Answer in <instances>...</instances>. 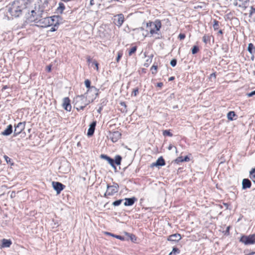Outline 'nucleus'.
I'll return each instance as SVG.
<instances>
[{"label":"nucleus","mask_w":255,"mask_h":255,"mask_svg":"<svg viewBox=\"0 0 255 255\" xmlns=\"http://www.w3.org/2000/svg\"><path fill=\"white\" fill-rule=\"evenodd\" d=\"M46 70H47V71L48 72H50L51 70V65H49V66H47Z\"/></svg>","instance_id":"obj_45"},{"label":"nucleus","mask_w":255,"mask_h":255,"mask_svg":"<svg viewBox=\"0 0 255 255\" xmlns=\"http://www.w3.org/2000/svg\"><path fill=\"white\" fill-rule=\"evenodd\" d=\"M210 40V36L209 35H205L203 37V41L205 43L207 44Z\"/></svg>","instance_id":"obj_27"},{"label":"nucleus","mask_w":255,"mask_h":255,"mask_svg":"<svg viewBox=\"0 0 255 255\" xmlns=\"http://www.w3.org/2000/svg\"><path fill=\"white\" fill-rule=\"evenodd\" d=\"M43 11L42 9H40L39 8L37 9L35 7V9L31 10L30 13H29V16H28V20L30 21L36 23L39 19L42 17Z\"/></svg>","instance_id":"obj_4"},{"label":"nucleus","mask_w":255,"mask_h":255,"mask_svg":"<svg viewBox=\"0 0 255 255\" xmlns=\"http://www.w3.org/2000/svg\"><path fill=\"white\" fill-rule=\"evenodd\" d=\"M124 21V16L123 14H119L114 16V22L118 27H120Z\"/></svg>","instance_id":"obj_11"},{"label":"nucleus","mask_w":255,"mask_h":255,"mask_svg":"<svg viewBox=\"0 0 255 255\" xmlns=\"http://www.w3.org/2000/svg\"><path fill=\"white\" fill-rule=\"evenodd\" d=\"M54 17H46L40 18L36 22L37 25L42 27H46L54 24Z\"/></svg>","instance_id":"obj_5"},{"label":"nucleus","mask_w":255,"mask_h":255,"mask_svg":"<svg viewBox=\"0 0 255 255\" xmlns=\"http://www.w3.org/2000/svg\"><path fill=\"white\" fill-rule=\"evenodd\" d=\"M93 63L95 65V67H96L97 70H98V63L96 61H94Z\"/></svg>","instance_id":"obj_47"},{"label":"nucleus","mask_w":255,"mask_h":255,"mask_svg":"<svg viewBox=\"0 0 255 255\" xmlns=\"http://www.w3.org/2000/svg\"><path fill=\"white\" fill-rule=\"evenodd\" d=\"M123 56V52L122 51H119L118 52V56L116 59L117 62H118L119 60H120L121 58Z\"/></svg>","instance_id":"obj_32"},{"label":"nucleus","mask_w":255,"mask_h":255,"mask_svg":"<svg viewBox=\"0 0 255 255\" xmlns=\"http://www.w3.org/2000/svg\"><path fill=\"white\" fill-rule=\"evenodd\" d=\"M64 9H65L64 4L62 2H60L59 3V6L57 8V11L61 13H62L63 11L64 10Z\"/></svg>","instance_id":"obj_25"},{"label":"nucleus","mask_w":255,"mask_h":255,"mask_svg":"<svg viewBox=\"0 0 255 255\" xmlns=\"http://www.w3.org/2000/svg\"><path fill=\"white\" fill-rule=\"evenodd\" d=\"M140 28L141 30H143V28L142 27H140Z\"/></svg>","instance_id":"obj_63"},{"label":"nucleus","mask_w":255,"mask_h":255,"mask_svg":"<svg viewBox=\"0 0 255 255\" xmlns=\"http://www.w3.org/2000/svg\"><path fill=\"white\" fill-rule=\"evenodd\" d=\"M101 157L106 160L113 167L116 168V166L114 164V160L113 159L105 154H101Z\"/></svg>","instance_id":"obj_17"},{"label":"nucleus","mask_w":255,"mask_h":255,"mask_svg":"<svg viewBox=\"0 0 255 255\" xmlns=\"http://www.w3.org/2000/svg\"><path fill=\"white\" fill-rule=\"evenodd\" d=\"M190 158L188 157V156H186L183 159L181 160V162L183 161H189Z\"/></svg>","instance_id":"obj_37"},{"label":"nucleus","mask_w":255,"mask_h":255,"mask_svg":"<svg viewBox=\"0 0 255 255\" xmlns=\"http://www.w3.org/2000/svg\"><path fill=\"white\" fill-rule=\"evenodd\" d=\"M163 134L164 136H172L173 135L172 133H171L169 130H165L163 131Z\"/></svg>","instance_id":"obj_30"},{"label":"nucleus","mask_w":255,"mask_h":255,"mask_svg":"<svg viewBox=\"0 0 255 255\" xmlns=\"http://www.w3.org/2000/svg\"><path fill=\"white\" fill-rule=\"evenodd\" d=\"M125 202L124 203V205L125 206H131L132 205L135 201L136 200V199L134 197L133 198H126Z\"/></svg>","instance_id":"obj_20"},{"label":"nucleus","mask_w":255,"mask_h":255,"mask_svg":"<svg viewBox=\"0 0 255 255\" xmlns=\"http://www.w3.org/2000/svg\"><path fill=\"white\" fill-rule=\"evenodd\" d=\"M174 79V77H170L169 78V81H172Z\"/></svg>","instance_id":"obj_53"},{"label":"nucleus","mask_w":255,"mask_h":255,"mask_svg":"<svg viewBox=\"0 0 255 255\" xmlns=\"http://www.w3.org/2000/svg\"><path fill=\"white\" fill-rule=\"evenodd\" d=\"M121 105L122 106H124L125 107H126V103L125 102H121Z\"/></svg>","instance_id":"obj_52"},{"label":"nucleus","mask_w":255,"mask_h":255,"mask_svg":"<svg viewBox=\"0 0 255 255\" xmlns=\"http://www.w3.org/2000/svg\"><path fill=\"white\" fill-rule=\"evenodd\" d=\"M210 77L212 78V77H214V78H216V74L215 73H212L210 75Z\"/></svg>","instance_id":"obj_50"},{"label":"nucleus","mask_w":255,"mask_h":255,"mask_svg":"<svg viewBox=\"0 0 255 255\" xmlns=\"http://www.w3.org/2000/svg\"><path fill=\"white\" fill-rule=\"evenodd\" d=\"M129 237L131 241H132V242H134V240H135V237L134 235L131 234L129 235Z\"/></svg>","instance_id":"obj_41"},{"label":"nucleus","mask_w":255,"mask_h":255,"mask_svg":"<svg viewBox=\"0 0 255 255\" xmlns=\"http://www.w3.org/2000/svg\"><path fill=\"white\" fill-rule=\"evenodd\" d=\"M122 201H123L122 199L116 200V201H114V202H113L112 205L114 206H118L121 204Z\"/></svg>","instance_id":"obj_28"},{"label":"nucleus","mask_w":255,"mask_h":255,"mask_svg":"<svg viewBox=\"0 0 255 255\" xmlns=\"http://www.w3.org/2000/svg\"><path fill=\"white\" fill-rule=\"evenodd\" d=\"M157 68V66H155V65H153L151 67L152 69H154L155 70V73H156Z\"/></svg>","instance_id":"obj_44"},{"label":"nucleus","mask_w":255,"mask_h":255,"mask_svg":"<svg viewBox=\"0 0 255 255\" xmlns=\"http://www.w3.org/2000/svg\"><path fill=\"white\" fill-rule=\"evenodd\" d=\"M25 122H20L17 125H14V136L20 134L24 129Z\"/></svg>","instance_id":"obj_10"},{"label":"nucleus","mask_w":255,"mask_h":255,"mask_svg":"<svg viewBox=\"0 0 255 255\" xmlns=\"http://www.w3.org/2000/svg\"><path fill=\"white\" fill-rule=\"evenodd\" d=\"M146 26L150 33L152 35L157 34L161 27V23L160 20H156L154 22H149L146 23Z\"/></svg>","instance_id":"obj_2"},{"label":"nucleus","mask_w":255,"mask_h":255,"mask_svg":"<svg viewBox=\"0 0 255 255\" xmlns=\"http://www.w3.org/2000/svg\"><path fill=\"white\" fill-rule=\"evenodd\" d=\"M252 183L251 181L248 179H244L242 181V188L246 189L250 188L251 187Z\"/></svg>","instance_id":"obj_18"},{"label":"nucleus","mask_w":255,"mask_h":255,"mask_svg":"<svg viewBox=\"0 0 255 255\" xmlns=\"http://www.w3.org/2000/svg\"><path fill=\"white\" fill-rule=\"evenodd\" d=\"M249 255H255V252L252 253L250 254Z\"/></svg>","instance_id":"obj_58"},{"label":"nucleus","mask_w":255,"mask_h":255,"mask_svg":"<svg viewBox=\"0 0 255 255\" xmlns=\"http://www.w3.org/2000/svg\"><path fill=\"white\" fill-rule=\"evenodd\" d=\"M138 94V89L137 88L133 89L132 94L136 96Z\"/></svg>","instance_id":"obj_34"},{"label":"nucleus","mask_w":255,"mask_h":255,"mask_svg":"<svg viewBox=\"0 0 255 255\" xmlns=\"http://www.w3.org/2000/svg\"><path fill=\"white\" fill-rule=\"evenodd\" d=\"M250 177L253 180V181L255 183V174L250 175Z\"/></svg>","instance_id":"obj_38"},{"label":"nucleus","mask_w":255,"mask_h":255,"mask_svg":"<svg viewBox=\"0 0 255 255\" xmlns=\"http://www.w3.org/2000/svg\"><path fill=\"white\" fill-rule=\"evenodd\" d=\"M1 246L2 248H8L11 245L12 243L10 240H7L3 239L1 240Z\"/></svg>","instance_id":"obj_21"},{"label":"nucleus","mask_w":255,"mask_h":255,"mask_svg":"<svg viewBox=\"0 0 255 255\" xmlns=\"http://www.w3.org/2000/svg\"><path fill=\"white\" fill-rule=\"evenodd\" d=\"M107 189L108 191L107 192L108 195L109 196H112L118 192L119 189V186L118 184L114 182L112 185L107 184Z\"/></svg>","instance_id":"obj_8"},{"label":"nucleus","mask_w":255,"mask_h":255,"mask_svg":"<svg viewBox=\"0 0 255 255\" xmlns=\"http://www.w3.org/2000/svg\"><path fill=\"white\" fill-rule=\"evenodd\" d=\"M136 49L137 48L136 46L132 47L128 52L129 56L132 55V54H133L136 51Z\"/></svg>","instance_id":"obj_29"},{"label":"nucleus","mask_w":255,"mask_h":255,"mask_svg":"<svg viewBox=\"0 0 255 255\" xmlns=\"http://www.w3.org/2000/svg\"><path fill=\"white\" fill-rule=\"evenodd\" d=\"M165 164V162L164 161V159L162 156H160L159 157L157 160L156 161V162L152 163L150 166L151 167H154V166H164Z\"/></svg>","instance_id":"obj_14"},{"label":"nucleus","mask_w":255,"mask_h":255,"mask_svg":"<svg viewBox=\"0 0 255 255\" xmlns=\"http://www.w3.org/2000/svg\"><path fill=\"white\" fill-rule=\"evenodd\" d=\"M52 186L54 189L56 191L57 194H59L65 187V185L58 182H52Z\"/></svg>","instance_id":"obj_12"},{"label":"nucleus","mask_w":255,"mask_h":255,"mask_svg":"<svg viewBox=\"0 0 255 255\" xmlns=\"http://www.w3.org/2000/svg\"><path fill=\"white\" fill-rule=\"evenodd\" d=\"M96 125V121L93 122L90 124V127H89V129H88V132H87L88 136H92L94 134V131H95V129Z\"/></svg>","instance_id":"obj_16"},{"label":"nucleus","mask_w":255,"mask_h":255,"mask_svg":"<svg viewBox=\"0 0 255 255\" xmlns=\"http://www.w3.org/2000/svg\"><path fill=\"white\" fill-rule=\"evenodd\" d=\"M23 7L19 5L18 1H14L9 8L8 11L12 16L18 17L22 12Z\"/></svg>","instance_id":"obj_3"},{"label":"nucleus","mask_w":255,"mask_h":255,"mask_svg":"<svg viewBox=\"0 0 255 255\" xmlns=\"http://www.w3.org/2000/svg\"><path fill=\"white\" fill-rule=\"evenodd\" d=\"M254 58H255V55H252V56H251V60L252 61H253L254 60Z\"/></svg>","instance_id":"obj_54"},{"label":"nucleus","mask_w":255,"mask_h":255,"mask_svg":"<svg viewBox=\"0 0 255 255\" xmlns=\"http://www.w3.org/2000/svg\"><path fill=\"white\" fill-rule=\"evenodd\" d=\"M163 86V83L161 82L158 83L157 84V86L158 87H161Z\"/></svg>","instance_id":"obj_48"},{"label":"nucleus","mask_w":255,"mask_h":255,"mask_svg":"<svg viewBox=\"0 0 255 255\" xmlns=\"http://www.w3.org/2000/svg\"><path fill=\"white\" fill-rule=\"evenodd\" d=\"M12 132V126L11 125H9L2 132L1 134L3 135L7 136L10 135Z\"/></svg>","instance_id":"obj_19"},{"label":"nucleus","mask_w":255,"mask_h":255,"mask_svg":"<svg viewBox=\"0 0 255 255\" xmlns=\"http://www.w3.org/2000/svg\"><path fill=\"white\" fill-rule=\"evenodd\" d=\"M177 251V249H176V248H173V251Z\"/></svg>","instance_id":"obj_59"},{"label":"nucleus","mask_w":255,"mask_h":255,"mask_svg":"<svg viewBox=\"0 0 255 255\" xmlns=\"http://www.w3.org/2000/svg\"><path fill=\"white\" fill-rule=\"evenodd\" d=\"M171 148H172V146L171 145L168 147V149L169 150H170L171 149Z\"/></svg>","instance_id":"obj_61"},{"label":"nucleus","mask_w":255,"mask_h":255,"mask_svg":"<svg viewBox=\"0 0 255 255\" xmlns=\"http://www.w3.org/2000/svg\"><path fill=\"white\" fill-rule=\"evenodd\" d=\"M213 28L215 30L218 29L219 27V22L216 19L213 20Z\"/></svg>","instance_id":"obj_26"},{"label":"nucleus","mask_w":255,"mask_h":255,"mask_svg":"<svg viewBox=\"0 0 255 255\" xmlns=\"http://www.w3.org/2000/svg\"><path fill=\"white\" fill-rule=\"evenodd\" d=\"M62 106L65 110L67 111H71V106L70 103V100L68 98L66 97L63 99Z\"/></svg>","instance_id":"obj_13"},{"label":"nucleus","mask_w":255,"mask_h":255,"mask_svg":"<svg viewBox=\"0 0 255 255\" xmlns=\"http://www.w3.org/2000/svg\"><path fill=\"white\" fill-rule=\"evenodd\" d=\"M224 205H225V206H226L227 207H228V205H227V204H225Z\"/></svg>","instance_id":"obj_62"},{"label":"nucleus","mask_w":255,"mask_h":255,"mask_svg":"<svg viewBox=\"0 0 255 255\" xmlns=\"http://www.w3.org/2000/svg\"><path fill=\"white\" fill-rule=\"evenodd\" d=\"M183 158H182V157H179L178 158H177L176 159V161L177 162H181V160L183 159Z\"/></svg>","instance_id":"obj_46"},{"label":"nucleus","mask_w":255,"mask_h":255,"mask_svg":"<svg viewBox=\"0 0 255 255\" xmlns=\"http://www.w3.org/2000/svg\"><path fill=\"white\" fill-rule=\"evenodd\" d=\"M90 84L91 82L88 79H87L85 81V85L86 87L89 88V89L87 91V94L91 93L94 94V97L93 96V98L94 99H95L98 95V90L94 86L90 87Z\"/></svg>","instance_id":"obj_7"},{"label":"nucleus","mask_w":255,"mask_h":255,"mask_svg":"<svg viewBox=\"0 0 255 255\" xmlns=\"http://www.w3.org/2000/svg\"><path fill=\"white\" fill-rule=\"evenodd\" d=\"M248 50L251 55L255 54V47L253 43H249L248 44Z\"/></svg>","instance_id":"obj_22"},{"label":"nucleus","mask_w":255,"mask_h":255,"mask_svg":"<svg viewBox=\"0 0 255 255\" xmlns=\"http://www.w3.org/2000/svg\"><path fill=\"white\" fill-rule=\"evenodd\" d=\"M219 32L220 33V34H222L223 32H222V31L221 30H220Z\"/></svg>","instance_id":"obj_60"},{"label":"nucleus","mask_w":255,"mask_h":255,"mask_svg":"<svg viewBox=\"0 0 255 255\" xmlns=\"http://www.w3.org/2000/svg\"><path fill=\"white\" fill-rule=\"evenodd\" d=\"M88 61L89 62L90 61V58H88Z\"/></svg>","instance_id":"obj_64"},{"label":"nucleus","mask_w":255,"mask_h":255,"mask_svg":"<svg viewBox=\"0 0 255 255\" xmlns=\"http://www.w3.org/2000/svg\"><path fill=\"white\" fill-rule=\"evenodd\" d=\"M107 234H108V235H111V236H112L113 237H114V236H115V235L112 234L110 233H107Z\"/></svg>","instance_id":"obj_57"},{"label":"nucleus","mask_w":255,"mask_h":255,"mask_svg":"<svg viewBox=\"0 0 255 255\" xmlns=\"http://www.w3.org/2000/svg\"><path fill=\"white\" fill-rule=\"evenodd\" d=\"M247 95L249 97H252V96L255 95V90L254 91L251 92V93H248L247 94Z\"/></svg>","instance_id":"obj_35"},{"label":"nucleus","mask_w":255,"mask_h":255,"mask_svg":"<svg viewBox=\"0 0 255 255\" xmlns=\"http://www.w3.org/2000/svg\"><path fill=\"white\" fill-rule=\"evenodd\" d=\"M181 239V235L179 234H175L169 236L167 240L169 241L177 242Z\"/></svg>","instance_id":"obj_15"},{"label":"nucleus","mask_w":255,"mask_h":255,"mask_svg":"<svg viewBox=\"0 0 255 255\" xmlns=\"http://www.w3.org/2000/svg\"><path fill=\"white\" fill-rule=\"evenodd\" d=\"M61 0L63 2H67L68 1H71V0Z\"/></svg>","instance_id":"obj_55"},{"label":"nucleus","mask_w":255,"mask_h":255,"mask_svg":"<svg viewBox=\"0 0 255 255\" xmlns=\"http://www.w3.org/2000/svg\"><path fill=\"white\" fill-rule=\"evenodd\" d=\"M74 107L78 110H83L89 103L87 97L83 95L77 96L74 98Z\"/></svg>","instance_id":"obj_1"},{"label":"nucleus","mask_w":255,"mask_h":255,"mask_svg":"<svg viewBox=\"0 0 255 255\" xmlns=\"http://www.w3.org/2000/svg\"><path fill=\"white\" fill-rule=\"evenodd\" d=\"M108 192V191L107 190V192L104 194V196L105 197H107V196H109L107 194V192Z\"/></svg>","instance_id":"obj_56"},{"label":"nucleus","mask_w":255,"mask_h":255,"mask_svg":"<svg viewBox=\"0 0 255 255\" xmlns=\"http://www.w3.org/2000/svg\"><path fill=\"white\" fill-rule=\"evenodd\" d=\"M122 160V157L120 155H116L115 156V159L114 160V163H115L117 165H120Z\"/></svg>","instance_id":"obj_24"},{"label":"nucleus","mask_w":255,"mask_h":255,"mask_svg":"<svg viewBox=\"0 0 255 255\" xmlns=\"http://www.w3.org/2000/svg\"><path fill=\"white\" fill-rule=\"evenodd\" d=\"M55 26H56V24H55L54 27H52L51 28L50 31H55L56 30V28H55Z\"/></svg>","instance_id":"obj_49"},{"label":"nucleus","mask_w":255,"mask_h":255,"mask_svg":"<svg viewBox=\"0 0 255 255\" xmlns=\"http://www.w3.org/2000/svg\"><path fill=\"white\" fill-rule=\"evenodd\" d=\"M199 50V48L197 46H194L192 49V53L193 54H195L197 53Z\"/></svg>","instance_id":"obj_31"},{"label":"nucleus","mask_w":255,"mask_h":255,"mask_svg":"<svg viewBox=\"0 0 255 255\" xmlns=\"http://www.w3.org/2000/svg\"><path fill=\"white\" fill-rule=\"evenodd\" d=\"M121 137V133L118 131H110L108 137L110 139L112 142H117Z\"/></svg>","instance_id":"obj_9"},{"label":"nucleus","mask_w":255,"mask_h":255,"mask_svg":"<svg viewBox=\"0 0 255 255\" xmlns=\"http://www.w3.org/2000/svg\"><path fill=\"white\" fill-rule=\"evenodd\" d=\"M90 4L91 5H93L95 4L94 0H91L90 2Z\"/></svg>","instance_id":"obj_51"},{"label":"nucleus","mask_w":255,"mask_h":255,"mask_svg":"<svg viewBox=\"0 0 255 255\" xmlns=\"http://www.w3.org/2000/svg\"><path fill=\"white\" fill-rule=\"evenodd\" d=\"M255 173V167L252 168V170L250 171V175H253V174Z\"/></svg>","instance_id":"obj_43"},{"label":"nucleus","mask_w":255,"mask_h":255,"mask_svg":"<svg viewBox=\"0 0 255 255\" xmlns=\"http://www.w3.org/2000/svg\"><path fill=\"white\" fill-rule=\"evenodd\" d=\"M3 157L7 163H9L10 162L11 159L7 156L4 155Z\"/></svg>","instance_id":"obj_36"},{"label":"nucleus","mask_w":255,"mask_h":255,"mask_svg":"<svg viewBox=\"0 0 255 255\" xmlns=\"http://www.w3.org/2000/svg\"><path fill=\"white\" fill-rule=\"evenodd\" d=\"M170 65L172 66V67H174L176 66V64H177V61L175 59H173L172 60H171L170 61Z\"/></svg>","instance_id":"obj_33"},{"label":"nucleus","mask_w":255,"mask_h":255,"mask_svg":"<svg viewBox=\"0 0 255 255\" xmlns=\"http://www.w3.org/2000/svg\"><path fill=\"white\" fill-rule=\"evenodd\" d=\"M240 241L245 245H249L255 244V234L250 235L249 236H243Z\"/></svg>","instance_id":"obj_6"},{"label":"nucleus","mask_w":255,"mask_h":255,"mask_svg":"<svg viewBox=\"0 0 255 255\" xmlns=\"http://www.w3.org/2000/svg\"><path fill=\"white\" fill-rule=\"evenodd\" d=\"M254 12H255V8L253 6H252L250 14L252 15Z\"/></svg>","instance_id":"obj_40"},{"label":"nucleus","mask_w":255,"mask_h":255,"mask_svg":"<svg viewBox=\"0 0 255 255\" xmlns=\"http://www.w3.org/2000/svg\"><path fill=\"white\" fill-rule=\"evenodd\" d=\"M114 237L116 238L117 239H120L122 241L124 240V238L123 237L119 236V235L114 236Z\"/></svg>","instance_id":"obj_42"},{"label":"nucleus","mask_w":255,"mask_h":255,"mask_svg":"<svg viewBox=\"0 0 255 255\" xmlns=\"http://www.w3.org/2000/svg\"><path fill=\"white\" fill-rule=\"evenodd\" d=\"M236 116V114L234 112L231 111L228 113L227 118H228V120H229L230 121H233L234 117H235Z\"/></svg>","instance_id":"obj_23"},{"label":"nucleus","mask_w":255,"mask_h":255,"mask_svg":"<svg viewBox=\"0 0 255 255\" xmlns=\"http://www.w3.org/2000/svg\"><path fill=\"white\" fill-rule=\"evenodd\" d=\"M178 37H179V38L180 40H182V39H184V38H185V34H181H181H180L179 35Z\"/></svg>","instance_id":"obj_39"}]
</instances>
